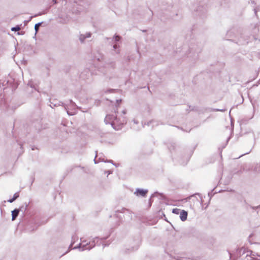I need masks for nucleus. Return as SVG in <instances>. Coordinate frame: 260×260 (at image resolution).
<instances>
[{
    "instance_id": "nucleus-1",
    "label": "nucleus",
    "mask_w": 260,
    "mask_h": 260,
    "mask_svg": "<svg viewBox=\"0 0 260 260\" xmlns=\"http://www.w3.org/2000/svg\"><path fill=\"white\" fill-rule=\"evenodd\" d=\"M187 212L184 210L181 211L180 213V218L182 221H184L186 220L187 217Z\"/></svg>"
},
{
    "instance_id": "nucleus-2",
    "label": "nucleus",
    "mask_w": 260,
    "mask_h": 260,
    "mask_svg": "<svg viewBox=\"0 0 260 260\" xmlns=\"http://www.w3.org/2000/svg\"><path fill=\"white\" fill-rule=\"evenodd\" d=\"M19 210L17 209L12 211V220H14L18 215Z\"/></svg>"
},
{
    "instance_id": "nucleus-3",
    "label": "nucleus",
    "mask_w": 260,
    "mask_h": 260,
    "mask_svg": "<svg viewBox=\"0 0 260 260\" xmlns=\"http://www.w3.org/2000/svg\"><path fill=\"white\" fill-rule=\"evenodd\" d=\"M147 193V191L143 189H138L137 190V195H140L141 196H145Z\"/></svg>"
},
{
    "instance_id": "nucleus-4",
    "label": "nucleus",
    "mask_w": 260,
    "mask_h": 260,
    "mask_svg": "<svg viewBox=\"0 0 260 260\" xmlns=\"http://www.w3.org/2000/svg\"><path fill=\"white\" fill-rule=\"evenodd\" d=\"M19 196V193L18 192H17V193H15L14 194V196L13 197L12 199H10L8 200V202H10V203H12L13 202H14L16 199H17Z\"/></svg>"
},
{
    "instance_id": "nucleus-5",
    "label": "nucleus",
    "mask_w": 260,
    "mask_h": 260,
    "mask_svg": "<svg viewBox=\"0 0 260 260\" xmlns=\"http://www.w3.org/2000/svg\"><path fill=\"white\" fill-rule=\"evenodd\" d=\"M173 213H175L176 214H180L181 210L179 209L178 208H175L173 209Z\"/></svg>"
},
{
    "instance_id": "nucleus-6",
    "label": "nucleus",
    "mask_w": 260,
    "mask_h": 260,
    "mask_svg": "<svg viewBox=\"0 0 260 260\" xmlns=\"http://www.w3.org/2000/svg\"><path fill=\"white\" fill-rule=\"evenodd\" d=\"M20 30V27L19 26H16V27H12L11 28L12 31H19Z\"/></svg>"
},
{
    "instance_id": "nucleus-7",
    "label": "nucleus",
    "mask_w": 260,
    "mask_h": 260,
    "mask_svg": "<svg viewBox=\"0 0 260 260\" xmlns=\"http://www.w3.org/2000/svg\"><path fill=\"white\" fill-rule=\"evenodd\" d=\"M41 23H37V24H35V30H36V32H38V30H39V27L40 26Z\"/></svg>"
}]
</instances>
